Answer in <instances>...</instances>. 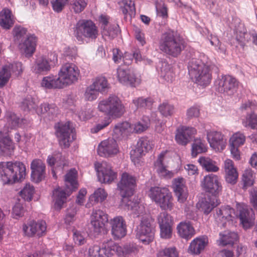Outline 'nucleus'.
Segmentation results:
<instances>
[{
	"instance_id": "f257e3e1",
	"label": "nucleus",
	"mask_w": 257,
	"mask_h": 257,
	"mask_svg": "<svg viewBox=\"0 0 257 257\" xmlns=\"http://www.w3.org/2000/svg\"><path fill=\"white\" fill-rule=\"evenodd\" d=\"M212 66L206 55L198 53L197 57L192 58L188 62V74L191 79L198 85L206 86L212 79Z\"/></svg>"
},
{
	"instance_id": "f03ea898",
	"label": "nucleus",
	"mask_w": 257,
	"mask_h": 257,
	"mask_svg": "<svg viewBox=\"0 0 257 257\" xmlns=\"http://www.w3.org/2000/svg\"><path fill=\"white\" fill-rule=\"evenodd\" d=\"M77 171L74 169H71L65 176V189L58 187L53 191L52 198L55 209H61L67 197L72 191L77 189Z\"/></svg>"
},
{
	"instance_id": "7ed1b4c3",
	"label": "nucleus",
	"mask_w": 257,
	"mask_h": 257,
	"mask_svg": "<svg viewBox=\"0 0 257 257\" xmlns=\"http://www.w3.org/2000/svg\"><path fill=\"white\" fill-rule=\"evenodd\" d=\"M25 165L21 162H0V181L4 184L21 181L26 175Z\"/></svg>"
},
{
	"instance_id": "20e7f679",
	"label": "nucleus",
	"mask_w": 257,
	"mask_h": 257,
	"mask_svg": "<svg viewBox=\"0 0 257 257\" xmlns=\"http://www.w3.org/2000/svg\"><path fill=\"white\" fill-rule=\"evenodd\" d=\"M158 47L162 53L174 58L177 57L184 48L183 41L176 36L172 30H169L161 35Z\"/></svg>"
},
{
	"instance_id": "39448f33",
	"label": "nucleus",
	"mask_w": 257,
	"mask_h": 257,
	"mask_svg": "<svg viewBox=\"0 0 257 257\" xmlns=\"http://www.w3.org/2000/svg\"><path fill=\"white\" fill-rule=\"evenodd\" d=\"M97 109L99 111L114 118L120 117L125 111L122 101L114 95L100 100L98 103Z\"/></svg>"
},
{
	"instance_id": "423d86ee",
	"label": "nucleus",
	"mask_w": 257,
	"mask_h": 257,
	"mask_svg": "<svg viewBox=\"0 0 257 257\" xmlns=\"http://www.w3.org/2000/svg\"><path fill=\"white\" fill-rule=\"evenodd\" d=\"M155 231L154 220L150 215H146L137 226L136 237L144 244H149L153 241Z\"/></svg>"
},
{
	"instance_id": "0eeeda50",
	"label": "nucleus",
	"mask_w": 257,
	"mask_h": 257,
	"mask_svg": "<svg viewBox=\"0 0 257 257\" xmlns=\"http://www.w3.org/2000/svg\"><path fill=\"white\" fill-rule=\"evenodd\" d=\"M149 196L163 210H171L173 198L171 193L166 187H153L149 191Z\"/></svg>"
},
{
	"instance_id": "6e6552de",
	"label": "nucleus",
	"mask_w": 257,
	"mask_h": 257,
	"mask_svg": "<svg viewBox=\"0 0 257 257\" xmlns=\"http://www.w3.org/2000/svg\"><path fill=\"white\" fill-rule=\"evenodd\" d=\"M74 35L78 41H83V36L89 39H95L98 36V30L92 21L80 20L75 25Z\"/></svg>"
},
{
	"instance_id": "1a4fd4ad",
	"label": "nucleus",
	"mask_w": 257,
	"mask_h": 257,
	"mask_svg": "<svg viewBox=\"0 0 257 257\" xmlns=\"http://www.w3.org/2000/svg\"><path fill=\"white\" fill-rule=\"evenodd\" d=\"M239 85L237 80L228 75L218 76L215 81V87L218 92L232 95L237 92Z\"/></svg>"
},
{
	"instance_id": "9d476101",
	"label": "nucleus",
	"mask_w": 257,
	"mask_h": 257,
	"mask_svg": "<svg viewBox=\"0 0 257 257\" xmlns=\"http://www.w3.org/2000/svg\"><path fill=\"white\" fill-rule=\"evenodd\" d=\"M56 135L59 145L64 148H68L75 139V129L69 121L59 123L56 127Z\"/></svg>"
},
{
	"instance_id": "9b49d317",
	"label": "nucleus",
	"mask_w": 257,
	"mask_h": 257,
	"mask_svg": "<svg viewBox=\"0 0 257 257\" xmlns=\"http://www.w3.org/2000/svg\"><path fill=\"white\" fill-rule=\"evenodd\" d=\"M58 76L66 87L78 81L80 76V70L75 64L67 62L62 65L58 72Z\"/></svg>"
},
{
	"instance_id": "f8f14e48",
	"label": "nucleus",
	"mask_w": 257,
	"mask_h": 257,
	"mask_svg": "<svg viewBox=\"0 0 257 257\" xmlns=\"http://www.w3.org/2000/svg\"><path fill=\"white\" fill-rule=\"evenodd\" d=\"M235 218H239L240 223L244 229H247L253 226L255 215L252 209L246 205L237 203Z\"/></svg>"
},
{
	"instance_id": "ddd939ff",
	"label": "nucleus",
	"mask_w": 257,
	"mask_h": 257,
	"mask_svg": "<svg viewBox=\"0 0 257 257\" xmlns=\"http://www.w3.org/2000/svg\"><path fill=\"white\" fill-rule=\"evenodd\" d=\"M136 186V178L127 173H122L121 179L117 184V188L120 191L121 198L131 197Z\"/></svg>"
},
{
	"instance_id": "4468645a",
	"label": "nucleus",
	"mask_w": 257,
	"mask_h": 257,
	"mask_svg": "<svg viewBox=\"0 0 257 257\" xmlns=\"http://www.w3.org/2000/svg\"><path fill=\"white\" fill-rule=\"evenodd\" d=\"M57 55L55 53L49 54V58L47 59L44 56L38 58L33 66V70L36 74L45 75L51 70V66L57 63Z\"/></svg>"
},
{
	"instance_id": "2eb2a0df",
	"label": "nucleus",
	"mask_w": 257,
	"mask_h": 257,
	"mask_svg": "<svg viewBox=\"0 0 257 257\" xmlns=\"http://www.w3.org/2000/svg\"><path fill=\"white\" fill-rule=\"evenodd\" d=\"M94 166L99 182L110 183L116 178V173L112 170L110 164L106 162H97Z\"/></svg>"
},
{
	"instance_id": "dca6fc26",
	"label": "nucleus",
	"mask_w": 257,
	"mask_h": 257,
	"mask_svg": "<svg viewBox=\"0 0 257 257\" xmlns=\"http://www.w3.org/2000/svg\"><path fill=\"white\" fill-rule=\"evenodd\" d=\"M115 75L118 82L125 86L136 87L140 83V79L133 71L122 66L117 68Z\"/></svg>"
},
{
	"instance_id": "f3484780",
	"label": "nucleus",
	"mask_w": 257,
	"mask_h": 257,
	"mask_svg": "<svg viewBox=\"0 0 257 257\" xmlns=\"http://www.w3.org/2000/svg\"><path fill=\"white\" fill-rule=\"evenodd\" d=\"M158 220L161 237L165 239L171 238L172 236L173 225L172 216L166 212H163L159 214Z\"/></svg>"
},
{
	"instance_id": "a211bd4d",
	"label": "nucleus",
	"mask_w": 257,
	"mask_h": 257,
	"mask_svg": "<svg viewBox=\"0 0 257 257\" xmlns=\"http://www.w3.org/2000/svg\"><path fill=\"white\" fill-rule=\"evenodd\" d=\"M108 221L107 214L100 209L93 210L91 215V224L96 233H100L106 229Z\"/></svg>"
},
{
	"instance_id": "6ab92c4d",
	"label": "nucleus",
	"mask_w": 257,
	"mask_h": 257,
	"mask_svg": "<svg viewBox=\"0 0 257 257\" xmlns=\"http://www.w3.org/2000/svg\"><path fill=\"white\" fill-rule=\"evenodd\" d=\"M131 198L132 197L121 198L120 204L121 207L130 211L136 217H143L147 215L144 205L141 203L137 198H134L133 200Z\"/></svg>"
},
{
	"instance_id": "aec40b11",
	"label": "nucleus",
	"mask_w": 257,
	"mask_h": 257,
	"mask_svg": "<svg viewBox=\"0 0 257 257\" xmlns=\"http://www.w3.org/2000/svg\"><path fill=\"white\" fill-rule=\"evenodd\" d=\"M151 148L150 142L147 139L141 138L139 140L136 148L130 152L131 160L135 166L140 164L142 156Z\"/></svg>"
},
{
	"instance_id": "412c9836",
	"label": "nucleus",
	"mask_w": 257,
	"mask_h": 257,
	"mask_svg": "<svg viewBox=\"0 0 257 257\" xmlns=\"http://www.w3.org/2000/svg\"><path fill=\"white\" fill-rule=\"evenodd\" d=\"M46 228V223L44 220H30L23 227L25 235L29 237H41L45 234Z\"/></svg>"
},
{
	"instance_id": "4be33fe9",
	"label": "nucleus",
	"mask_w": 257,
	"mask_h": 257,
	"mask_svg": "<svg viewBox=\"0 0 257 257\" xmlns=\"http://www.w3.org/2000/svg\"><path fill=\"white\" fill-rule=\"evenodd\" d=\"M201 186L206 192L212 194L213 197H216L222 190L219 177L213 174L204 177L201 182Z\"/></svg>"
},
{
	"instance_id": "5701e85b",
	"label": "nucleus",
	"mask_w": 257,
	"mask_h": 257,
	"mask_svg": "<svg viewBox=\"0 0 257 257\" xmlns=\"http://www.w3.org/2000/svg\"><path fill=\"white\" fill-rule=\"evenodd\" d=\"M119 148L114 138H108L102 141L98 146V154L101 157H109L117 154Z\"/></svg>"
},
{
	"instance_id": "b1692460",
	"label": "nucleus",
	"mask_w": 257,
	"mask_h": 257,
	"mask_svg": "<svg viewBox=\"0 0 257 257\" xmlns=\"http://www.w3.org/2000/svg\"><path fill=\"white\" fill-rule=\"evenodd\" d=\"M111 233L115 239H120L126 234V224L123 218L117 216L110 220Z\"/></svg>"
},
{
	"instance_id": "393cba45",
	"label": "nucleus",
	"mask_w": 257,
	"mask_h": 257,
	"mask_svg": "<svg viewBox=\"0 0 257 257\" xmlns=\"http://www.w3.org/2000/svg\"><path fill=\"white\" fill-rule=\"evenodd\" d=\"M207 139L210 146L216 151L223 150L226 146V140L219 132L209 131L207 132Z\"/></svg>"
},
{
	"instance_id": "a878e982",
	"label": "nucleus",
	"mask_w": 257,
	"mask_h": 257,
	"mask_svg": "<svg viewBox=\"0 0 257 257\" xmlns=\"http://www.w3.org/2000/svg\"><path fill=\"white\" fill-rule=\"evenodd\" d=\"M109 17L106 15H101L99 17V22L103 38L112 39L117 35L116 27L109 23Z\"/></svg>"
},
{
	"instance_id": "bb28decb",
	"label": "nucleus",
	"mask_w": 257,
	"mask_h": 257,
	"mask_svg": "<svg viewBox=\"0 0 257 257\" xmlns=\"http://www.w3.org/2000/svg\"><path fill=\"white\" fill-rule=\"evenodd\" d=\"M196 133L197 131L194 127L182 126L177 130L175 135L176 141L179 145L186 146Z\"/></svg>"
},
{
	"instance_id": "cd10ccee",
	"label": "nucleus",
	"mask_w": 257,
	"mask_h": 257,
	"mask_svg": "<svg viewBox=\"0 0 257 257\" xmlns=\"http://www.w3.org/2000/svg\"><path fill=\"white\" fill-rule=\"evenodd\" d=\"M173 187L178 201L181 203L185 202L188 196V190L185 180L183 178L175 179Z\"/></svg>"
},
{
	"instance_id": "c85d7f7f",
	"label": "nucleus",
	"mask_w": 257,
	"mask_h": 257,
	"mask_svg": "<svg viewBox=\"0 0 257 257\" xmlns=\"http://www.w3.org/2000/svg\"><path fill=\"white\" fill-rule=\"evenodd\" d=\"M31 179L36 183H39L45 178V165L40 159H35L31 164Z\"/></svg>"
},
{
	"instance_id": "c756f323",
	"label": "nucleus",
	"mask_w": 257,
	"mask_h": 257,
	"mask_svg": "<svg viewBox=\"0 0 257 257\" xmlns=\"http://www.w3.org/2000/svg\"><path fill=\"white\" fill-rule=\"evenodd\" d=\"M37 38L34 35H27L19 42V48L27 56H31L35 52Z\"/></svg>"
},
{
	"instance_id": "7c9ffc66",
	"label": "nucleus",
	"mask_w": 257,
	"mask_h": 257,
	"mask_svg": "<svg viewBox=\"0 0 257 257\" xmlns=\"http://www.w3.org/2000/svg\"><path fill=\"white\" fill-rule=\"evenodd\" d=\"M235 213L234 209L229 206H223L216 210L215 217L217 222L224 226L226 221L235 218Z\"/></svg>"
},
{
	"instance_id": "2f4dec72",
	"label": "nucleus",
	"mask_w": 257,
	"mask_h": 257,
	"mask_svg": "<svg viewBox=\"0 0 257 257\" xmlns=\"http://www.w3.org/2000/svg\"><path fill=\"white\" fill-rule=\"evenodd\" d=\"M207 244L208 238L206 236L196 237L191 242L188 251L191 254L198 255L204 250Z\"/></svg>"
},
{
	"instance_id": "473e14b6",
	"label": "nucleus",
	"mask_w": 257,
	"mask_h": 257,
	"mask_svg": "<svg viewBox=\"0 0 257 257\" xmlns=\"http://www.w3.org/2000/svg\"><path fill=\"white\" fill-rule=\"evenodd\" d=\"M41 85L42 87L47 89H61L65 87L60 76L57 77L52 75L44 77Z\"/></svg>"
},
{
	"instance_id": "72a5a7b5",
	"label": "nucleus",
	"mask_w": 257,
	"mask_h": 257,
	"mask_svg": "<svg viewBox=\"0 0 257 257\" xmlns=\"http://www.w3.org/2000/svg\"><path fill=\"white\" fill-rule=\"evenodd\" d=\"M224 170L226 181L231 184H235L238 178V173L232 160L227 159L225 161Z\"/></svg>"
},
{
	"instance_id": "f704fd0d",
	"label": "nucleus",
	"mask_w": 257,
	"mask_h": 257,
	"mask_svg": "<svg viewBox=\"0 0 257 257\" xmlns=\"http://www.w3.org/2000/svg\"><path fill=\"white\" fill-rule=\"evenodd\" d=\"M177 229L179 236L187 240L192 238L195 233L194 227L189 221L181 222L177 225Z\"/></svg>"
},
{
	"instance_id": "c9c22d12",
	"label": "nucleus",
	"mask_w": 257,
	"mask_h": 257,
	"mask_svg": "<svg viewBox=\"0 0 257 257\" xmlns=\"http://www.w3.org/2000/svg\"><path fill=\"white\" fill-rule=\"evenodd\" d=\"M119 246L111 239L104 241L101 246L100 257H112L114 254L119 256Z\"/></svg>"
},
{
	"instance_id": "e433bc0d",
	"label": "nucleus",
	"mask_w": 257,
	"mask_h": 257,
	"mask_svg": "<svg viewBox=\"0 0 257 257\" xmlns=\"http://www.w3.org/2000/svg\"><path fill=\"white\" fill-rule=\"evenodd\" d=\"M165 153H161L155 162L154 166L159 176L161 177L170 178L173 176V173L168 171L163 164Z\"/></svg>"
},
{
	"instance_id": "4c0bfd02",
	"label": "nucleus",
	"mask_w": 257,
	"mask_h": 257,
	"mask_svg": "<svg viewBox=\"0 0 257 257\" xmlns=\"http://www.w3.org/2000/svg\"><path fill=\"white\" fill-rule=\"evenodd\" d=\"M238 238V234L233 231L225 230L219 233L218 242L219 245H233Z\"/></svg>"
},
{
	"instance_id": "58836bf2",
	"label": "nucleus",
	"mask_w": 257,
	"mask_h": 257,
	"mask_svg": "<svg viewBox=\"0 0 257 257\" xmlns=\"http://www.w3.org/2000/svg\"><path fill=\"white\" fill-rule=\"evenodd\" d=\"M14 24L13 16L10 10L3 9L0 12V26L6 30L10 29Z\"/></svg>"
},
{
	"instance_id": "ea45409f",
	"label": "nucleus",
	"mask_w": 257,
	"mask_h": 257,
	"mask_svg": "<svg viewBox=\"0 0 257 257\" xmlns=\"http://www.w3.org/2000/svg\"><path fill=\"white\" fill-rule=\"evenodd\" d=\"M140 246L135 243H129L125 244L123 247L119 246L118 248L119 256L128 257L136 256L139 252Z\"/></svg>"
},
{
	"instance_id": "a19ab883",
	"label": "nucleus",
	"mask_w": 257,
	"mask_h": 257,
	"mask_svg": "<svg viewBox=\"0 0 257 257\" xmlns=\"http://www.w3.org/2000/svg\"><path fill=\"white\" fill-rule=\"evenodd\" d=\"M38 114H46L49 116H54L58 112V108L55 104L44 103L36 109Z\"/></svg>"
},
{
	"instance_id": "79ce46f5",
	"label": "nucleus",
	"mask_w": 257,
	"mask_h": 257,
	"mask_svg": "<svg viewBox=\"0 0 257 257\" xmlns=\"http://www.w3.org/2000/svg\"><path fill=\"white\" fill-rule=\"evenodd\" d=\"M219 202L216 197H208L202 200L197 205H199L201 210L206 214H209Z\"/></svg>"
},
{
	"instance_id": "37998d69",
	"label": "nucleus",
	"mask_w": 257,
	"mask_h": 257,
	"mask_svg": "<svg viewBox=\"0 0 257 257\" xmlns=\"http://www.w3.org/2000/svg\"><path fill=\"white\" fill-rule=\"evenodd\" d=\"M14 145L9 137H4L0 140V150L3 155H11L14 152Z\"/></svg>"
},
{
	"instance_id": "c03bdc74",
	"label": "nucleus",
	"mask_w": 257,
	"mask_h": 257,
	"mask_svg": "<svg viewBox=\"0 0 257 257\" xmlns=\"http://www.w3.org/2000/svg\"><path fill=\"white\" fill-rule=\"evenodd\" d=\"M107 197V193L105 190L102 188H98L90 195L89 201L90 203L93 205L98 202H103L106 199Z\"/></svg>"
},
{
	"instance_id": "a18cd8bd",
	"label": "nucleus",
	"mask_w": 257,
	"mask_h": 257,
	"mask_svg": "<svg viewBox=\"0 0 257 257\" xmlns=\"http://www.w3.org/2000/svg\"><path fill=\"white\" fill-rule=\"evenodd\" d=\"M207 150V147L204 141L200 139L194 140L192 145V156L196 157L199 154L205 153Z\"/></svg>"
},
{
	"instance_id": "49530a36",
	"label": "nucleus",
	"mask_w": 257,
	"mask_h": 257,
	"mask_svg": "<svg viewBox=\"0 0 257 257\" xmlns=\"http://www.w3.org/2000/svg\"><path fill=\"white\" fill-rule=\"evenodd\" d=\"M160 75L165 81L168 82H172L175 76L170 65L166 62L162 63Z\"/></svg>"
},
{
	"instance_id": "de8ad7c7",
	"label": "nucleus",
	"mask_w": 257,
	"mask_h": 257,
	"mask_svg": "<svg viewBox=\"0 0 257 257\" xmlns=\"http://www.w3.org/2000/svg\"><path fill=\"white\" fill-rule=\"evenodd\" d=\"M133 103L137 108L151 109L154 103V100L151 97L144 98L140 97L134 98L133 100Z\"/></svg>"
},
{
	"instance_id": "09e8293b",
	"label": "nucleus",
	"mask_w": 257,
	"mask_h": 257,
	"mask_svg": "<svg viewBox=\"0 0 257 257\" xmlns=\"http://www.w3.org/2000/svg\"><path fill=\"white\" fill-rule=\"evenodd\" d=\"M198 162L200 165L207 172H217L219 168L215 165V162L208 157H201Z\"/></svg>"
},
{
	"instance_id": "8fccbe9b",
	"label": "nucleus",
	"mask_w": 257,
	"mask_h": 257,
	"mask_svg": "<svg viewBox=\"0 0 257 257\" xmlns=\"http://www.w3.org/2000/svg\"><path fill=\"white\" fill-rule=\"evenodd\" d=\"M99 92L103 93L109 88V84L106 78L103 76L96 77L91 84Z\"/></svg>"
},
{
	"instance_id": "3c124183",
	"label": "nucleus",
	"mask_w": 257,
	"mask_h": 257,
	"mask_svg": "<svg viewBox=\"0 0 257 257\" xmlns=\"http://www.w3.org/2000/svg\"><path fill=\"white\" fill-rule=\"evenodd\" d=\"M131 127L130 123L124 121L122 123H119L115 125L113 131V138L119 139L125 134L126 131Z\"/></svg>"
},
{
	"instance_id": "603ef678",
	"label": "nucleus",
	"mask_w": 257,
	"mask_h": 257,
	"mask_svg": "<svg viewBox=\"0 0 257 257\" xmlns=\"http://www.w3.org/2000/svg\"><path fill=\"white\" fill-rule=\"evenodd\" d=\"M123 6H121V10L123 14L126 16L127 15L132 17L136 13L135 2L133 0H122L121 2Z\"/></svg>"
},
{
	"instance_id": "864d4df0",
	"label": "nucleus",
	"mask_w": 257,
	"mask_h": 257,
	"mask_svg": "<svg viewBox=\"0 0 257 257\" xmlns=\"http://www.w3.org/2000/svg\"><path fill=\"white\" fill-rule=\"evenodd\" d=\"M254 174L251 170H245L242 176V181L243 182L242 188L245 190L248 187L252 185L254 183Z\"/></svg>"
},
{
	"instance_id": "5fc2aeb1",
	"label": "nucleus",
	"mask_w": 257,
	"mask_h": 257,
	"mask_svg": "<svg viewBox=\"0 0 257 257\" xmlns=\"http://www.w3.org/2000/svg\"><path fill=\"white\" fill-rule=\"evenodd\" d=\"M242 124L245 127L257 130V114L254 112L247 114L245 118L242 119Z\"/></svg>"
},
{
	"instance_id": "6e6d98bb",
	"label": "nucleus",
	"mask_w": 257,
	"mask_h": 257,
	"mask_svg": "<svg viewBox=\"0 0 257 257\" xmlns=\"http://www.w3.org/2000/svg\"><path fill=\"white\" fill-rule=\"evenodd\" d=\"M150 121L148 116H144L140 121L133 125L134 131L139 134L143 132L149 127Z\"/></svg>"
},
{
	"instance_id": "4d7b16f0",
	"label": "nucleus",
	"mask_w": 257,
	"mask_h": 257,
	"mask_svg": "<svg viewBox=\"0 0 257 257\" xmlns=\"http://www.w3.org/2000/svg\"><path fill=\"white\" fill-rule=\"evenodd\" d=\"M87 3L88 0H72L70 4V8L75 14H79L84 11Z\"/></svg>"
},
{
	"instance_id": "13d9d810",
	"label": "nucleus",
	"mask_w": 257,
	"mask_h": 257,
	"mask_svg": "<svg viewBox=\"0 0 257 257\" xmlns=\"http://www.w3.org/2000/svg\"><path fill=\"white\" fill-rule=\"evenodd\" d=\"M158 110L160 113L165 117L171 116L175 112V108L173 104L167 101H164L161 103Z\"/></svg>"
},
{
	"instance_id": "bf43d9fd",
	"label": "nucleus",
	"mask_w": 257,
	"mask_h": 257,
	"mask_svg": "<svg viewBox=\"0 0 257 257\" xmlns=\"http://www.w3.org/2000/svg\"><path fill=\"white\" fill-rule=\"evenodd\" d=\"M34 192V187L30 183H28L25 185L20 193L21 197L25 200L30 201L32 199Z\"/></svg>"
},
{
	"instance_id": "052dcab7",
	"label": "nucleus",
	"mask_w": 257,
	"mask_h": 257,
	"mask_svg": "<svg viewBox=\"0 0 257 257\" xmlns=\"http://www.w3.org/2000/svg\"><path fill=\"white\" fill-rule=\"evenodd\" d=\"M157 257H179V252L174 246L166 247L159 251Z\"/></svg>"
},
{
	"instance_id": "680f3d73",
	"label": "nucleus",
	"mask_w": 257,
	"mask_h": 257,
	"mask_svg": "<svg viewBox=\"0 0 257 257\" xmlns=\"http://www.w3.org/2000/svg\"><path fill=\"white\" fill-rule=\"evenodd\" d=\"M4 66L7 67V71L11 72L16 76H19L23 73L24 67L21 62H16L9 65H6Z\"/></svg>"
},
{
	"instance_id": "e2e57ef3",
	"label": "nucleus",
	"mask_w": 257,
	"mask_h": 257,
	"mask_svg": "<svg viewBox=\"0 0 257 257\" xmlns=\"http://www.w3.org/2000/svg\"><path fill=\"white\" fill-rule=\"evenodd\" d=\"M245 141V137L243 134L237 132L234 134L230 139V146L240 147L244 144Z\"/></svg>"
},
{
	"instance_id": "0e129e2a",
	"label": "nucleus",
	"mask_w": 257,
	"mask_h": 257,
	"mask_svg": "<svg viewBox=\"0 0 257 257\" xmlns=\"http://www.w3.org/2000/svg\"><path fill=\"white\" fill-rule=\"evenodd\" d=\"M22 108L25 111L36 109V104L34 98L27 96L22 102Z\"/></svg>"
},
{
	"instance_id": "69168bd1",
	"label": "nucleus",
	"mask_w": 257,
	"mask_h": 257,
	"mask_svg": "<svg viewBox=\"0 0 257 257\" xmlns=\"http://www.w3.org/2000/svg\"><path fill=\"white\" fill-rule=\"evenodd\" d=\"M98 93L99 92L90 85L86 89L84 97L86 100L93 101L98 97Z\"/></svg>"
},
{
	"instance_id": "338daca9",
	"label": "nucleus",
	"mask_w": 257,
	"mask_h": 257,
	"mask_svg": "<svg viewBox=\"0 0 257 257\" xmlns=\"http://www.w3.org/2000/svg\"><path fill=\"white\" fill-rule=\"evenodd\" d=\"M11 76V73L7 71V67L3 66L0 71V88H2L8 83Z\"/></svg>"
},
{
	"instance_id": "774afa93",
	"label": "nucleus",
	"mask_w": 257,
	"mask_h": 257,
	"mask_svg": "<svg viewBox=\"0 0 257 257\" xmlns=\"http://www.w3.org/2000/svg\"><path fill=\"white\" fill-rule=\"evenodd\" d=\"M13 32L15 40L19 42L27 35V29L21 26H16Z\"/></svg>"
}]
</instances>
